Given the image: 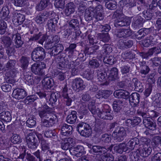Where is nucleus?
I'll list each match as a JSON object with an SVG mask.
<instances>
[{"label": "nucleus", "mask_w": 161, "mask_h": 161, "mask_svg": "<svg viewBox=\"0 0 161 161\" xmlns=\"http://www.w3.org/2000/svg\"><path fill=\"white\" fill-rule=\"evenodd\" d=\"M39 14L42 17L46 18V20L47 19V18H51L55 15V13L53 11L48 12L45 11L40 13Z\"/></svg>", "instance_id": "obj_55"}, {"label": "nucleus", "mask_w": 161, "mask_h": 161, "mask_svg": "<svg viewBox=\"0 0 161 161\" xmlns=\"http://www.w3.org/2000/svg\"><path fill=\"white\" fill-rule=\"evenodd\" d=\"M26 145L28 147L32 150L36 149L39 145V142L36 136L33 133L28 134L25 137Z\"/></svg>", "instance_id": "obj_6"}, {"label": "nucleus", "mask_w": 161, "mask_h": 161, "mask_svg": "<svg viewBox=\"0 0 161 161\" xmlns=\"http://www.w3.org/2000/svg\"><path fill=\"white\" fill-rule=\"evenodd\" d=\"M76 130L82 136L89 137L92 133V130L89 125L85 122H80L77 125Z\"/></svg>", "instance_id": "obj_2"}, {"label": "nucleus", "mask_w": 161, "mask_h": 161, "mask_svg": "<svg viewBox=\"0 0 161 161\" xmlns=\"http://www.w3.org/2000/svg\"><path fill=\"white\" fill-rule=\"evenodd\" d=\"M76 114V111H72L71 113L67 116L66 119L67 123L70 124L75 123L77 118Z\"/></svg>", "instance_id": "obj_40"}, {"label": "nucleus", "mask_w": 161, "mask_h": 161, "mask_svg": "<svg viewBox=\"0 0 161 161\" xmlns=\"http://www.w3.org/2000/svg\"><path fill=\"white\" fill-rule=\"evenodd\" d=\"M111 140V136L108 134H103L100 137V141L104 145H105L110 142Z\"/></svg>", "instance_id": "obj_47"}, {"label": "nucleus", "mask_w": 161, "mask_h": 161, "mask_svg": "<svg viewBox=\"0 0 161 161\" xmlns=\"http://www.w3.org/2000/svg\"><path fill=\"white\" fill-rule=\"evenodd\" d=\"M111 47L108 45L105 44L103 45L101 50V52L103 54H108L112 52Z\"/></svg>", "instance_id": "obj_56"}, {"label": "nucleus", "mask_w": 161, "mask_h": 161, "mask_svg": "<svg viewBox=\"0 0 161 161\" xmlns=\"http://www.w3.org/2000/svg\"><path fill=\"white\" fill-rule=\"evenodd\" d=\"M75 6L74 3L70 2L67 4L64 10L65 14L67 16H70L75 11Z\"/></svg>", "instance_id": "obj_26"}, {"label": "nucleus", "mask_w": 161, "mask_h": 161, "mask_svg": "<svg viewBox=\"0 0 161 161\" xmlns=\"http://www.w3.org/2000/svg\"><path fill=\"white\" fill-rule=\"evenodd\" d=\"M11 141L14 144H19L22 142V139L19 136L15 134L11 137Z\"/></svg>", "instance_id": "obj_63"}, {"label": "nucleus", "mask_w": 161, "mask_h": 161, "mask_svg": "<svg viewBox=\"0 0 161 161\" xmlns=\"http://www.w3.org/2000/svg\"><path fill=\"white\" fill-rule=\"evenodd\" d=\"M72 65V69L71 71V75L73 76L77 75L79 74V68H80V66H77V64H75L74 61L70 62V66Z\"/></svg>", "instance_id": "obj_50"}, {"label": "nucleus", "mask_w": 161, "mask_h": 161, "mask_svg": "<svg viewBox=\"0 0 161 161\" xmlns=\"http://www.w3.org/2000/svg\"><path fill=\"white\" fill-rule=\"evenodd\" d=\"M95 102L93 101L90 102L88 108L93 114H97L100 119L104 120H111L113 119L114 115L111 112V110L108 105H105L101 110L99 108H96Z\"/></svg>", "instance_id": "obj_1"}, {"label": "nucleus", "mask_w": 161, "mask_h": 161, "mask_svg": "<svg viewBox=\"0 0 161 161\" xmlns=\"http://www.w3.org/2000/svg\"><path fill=\"white\" fill-rule=\"evenodd\" d=\"M11 154L12 157L15 159L18 158L19 151L18 148L15 146H12L10 147Z\"/></svg>", "instance_id": "obj_51"}, {"label": "nucleus", "mask_w": 161, "mask_h": 161, "mask_svg": "<svg viewBox=\"0 0 161 161\" xmlns=\"http://www.w3.org/2000/svg\"><path fill=\"white\" fill-rule=\"evenodd\" d=\"M114 96L118 98H123L125 99H129L130 93L128 92L123 90L115 91L113 93Z\"/></svg>", "instance_id": "obj_16"}, {"label": "nucleus", "mask_w": 161, "mask_h": 161, "mask_svg": "<svg viewBox=\"0 0 161 161\" xmlns=\"http://www.w3.org/2000/svg\"><path fill=\"white\" fill-rule=\"evenodd\" d=\"M152 143L154 147H158L161 146V137L159 136H155L153 137L152 140Z\"/></svg>", "instance_id": "obj_52"}, {"label": "nucleus", "mask_w": 161, "mask_h": 161, "mask_svg": "<svg viewBox=\"0 0 161 161\" xmlns=\"http://www.w3.org/2000/svg\"><path fill=\"white\" fill-rule=\"evenodd\" d=\"M42 82L44 87L48 89L51 88L54 85L53 79L48 77L44 78Z\"/></svg>", "instance_id": "obj_36"}, {"label": "nucleus", "mask_w": 161, "mask_h": 161, "mask_svg": "<svg viewBox=\"0 0 161 161\" xmlns=\"http://www.w3.org/2000/svg\"><path fill=\"white\" fill-rule=\"evenodd\" d=\"M29 57L25 56H22L19 59L21 68L24 71H26L29 64Z\"/></svg>", "instance_id": "obj_34"}, {"label": "nucleus", "mask_w": 161, "mask_h": 161, "mask_svg": "<svg viewBox=\"0 0 161 161\" xmlns=\"http://www.w3.org/2000/svg\"><path fill=\"white\" fill-rule=\"evenodd\" d=\"M132 25L136 29L141 28L143 25L142 19L140 18L134 20V21L132 22Z\"/></svg>", "instance_id": "obj_53"}, {"label": "nucleus", "mask_w": 161, "mask_h": 161, "mask_svg": "<svg viewBox=\"0 0 161 161\" xmlns=\"http://www.w3.org/2000/svg\"><path fill=\"white\" fill-rule=\"evenodd\" d=\"M65 72L59 70H57L54 73V75L57 78L61 81L63 80L65 78V75L64 74Z\"/></svg>", "instance_id": "obj_61"}, {"label": "nucleus", "mask_w": 161, "mask_h": 161, "mask_svg": "<svg viewBox=\"0 0 161 161\" xmlns=\"http://www.w3.org/2000/svg\"><path fill=\"white\" fill-rule=\"evenodd\" d=\"M99 37L101 41L104 42H108L110 39V37L108 33H102L100 34Z\"/></svg>", "instance_id": "obj_64"}, {"label": "nucleus", "mask_w": 161, "mask_h": 161, "mask_svg": "<svg viewBox=\"0 0 161 161\" xmlns=\"http://www.w3.org/2000/svg\"><path fill=\"white\" fill-rule=\"evenodd\" d=\"M143 123L145 126L148 129L154 130L156 129V125L150 118H145L143 120Z\"/></svg>", "instance_id": "obj_21"}, {"label": "nucleus", "mask_w": 161, "mask_h": 161, "mask_svg": "<svg viewBox=\"0 0 161 161\" xmlns=\"http://www.w3.org/2000/svg\"><path fill=\"white\" fill-rule=\"evenodd\" d=\"M130 23L128 19L124 16L117 19L115 20V25L116 26L122 27L128 26L130 25Z\"/></svg>", "instance_id": "obj_27"}, {"label": "nucleus", "mask_w": 161, "mask_h": 161, "mask_svg": "<svg viewBox=\"0 0 161 161\" xmlns=\"http://www.w3.org/2000/svg\"><path fill=\"white\" fill-rule=\"evenodd\" d=\"M95 10L91 7L85 10L84 17L86 21H90L94 18Z\"/></svg>", "instance_id": "obj_28"}, {"label": "nucleus", "mask_w": 161, "mask_h": 161, "mask_svg": "<svg viewBox=\"0 0 161 161\" xmlns=\"http://www.w3.org/2000/svg\"><path fill=\"white\" fill-rule=\"evenodd\" d=\"M93 130L95 132L96 136H98L103 133V127L101 125L97 124L95 125Z\"/></svg>", "instance_id": "obj_60"}, {"label": "nucleus", "mask_w": 161, "mask_h": 161, "mask_svg": "<svg viewBox=\"0 0 161 161\" xmlns=\"http://www.w3.org/2000/svg\"><path fill=\"white\" fill-rule=\"evenodd\" d=\"M25 19V17L24 14L14 13L13 15V22L16 26L21 25Z\"/></svg>", "instance_id": "obj_14"}, {"label": "nucleus", "mask_w": 161, "mask_h": 161, "mask_svg": "<svg viewBox=\"0 0 161 161\" xmlns=\"http://www.w3.org/2000/svg\"><path fill=\"white\" fill-rule=\"evenodd\" d=\"M118 70L117 68L113 67L109 71L108 79L109 81H113L118 78Z\"/></svg>", "instance_id": "obj_29"}, {"label": "nucleus", "mask_w": 161, "mask_h": 161, "mask_svg": "<svg viewBox=\"0 0 161 161\" xmlns=\"http://www.w3.org/2000/svg\"><path fill=\"white\" fill-rule=\"evenodd\" d=\"M42 108H40L37 111V113L41 120L48 119L49 117L56 115L53 113L52 108L48 107L47 104L44 105Z\"/></svg>", "instance_id": "obj_5"}, {"label": "nucleus", "mask_w": 161, "mask_h": 161, "mask_svg": "<svg viewBox=\"0 0 161 161\" xmlns=\"http://www.w3.org/2000/svg\"><path fill=\"white\" fill-rule=\"evenodd\" d=\"M12 39L15 43L14 46L16 48L21 47L24 43V41L21 40V37L19 33H17L15 35H13Z\"/></svg>", "instance_id": "obj_24"}, {"label": "nucleus", "mask_w": 161, "mask_h": 161, "mask_svg": "<svg viewBox=\"0 0 161 161\" xmlns=\"http://www.w3.org/2000/svg\"><path fill=\"white\" fill-rule=\"evenodd\" d=\"M27 93L23 89L17 88L14 89L12 94V96L15 98L19 100L23 99L27 96Z\"/></svg>", "instance_id": "obj_15"}, {"label": "nucleus", "mask_w": 161, "mask_h": 161, "mask_svg": "<svg viewBox=\"0 0 161 161\" xmlns=\"http://www.w3.org/2000/svg\"><path fill=\"white\" fill-rule=\"evenodd\" d=\"M113 135L114 140L117 142L123 141L127 136L126 131L122 126H117L113 131Z\"/></svg>", "instance_id": "obj_4"}, {"label": "nucleus", "mask_w": 161, "mask_h": 161, "mask_svg": "<svg viewBox=\"0 0 161 161\" xmlns=\"http://www.w3.org/2000/svg\"><path fill=\"white\" fill-rule=\"evenodd\" d=\"M105 150V149L103 148V147L97 145L92 146L91 149V151L94 154L99 155L103 154Z\"/></svg>", "instance_id": "obj_45"}, {"label": "nucleus", "mask_w": 161, "mask_h": 161, "mask_svg": "<svg viewBox=\"0 0 161 161\" xmlns=\"http://www.w3.org/2000/svg\"><path fill=\"white\" fill-rule=\"evenodd\" d=\"M6 53L9 57L14 55L15 52L14 46L13 45L5 47Z\"/></svg>", "instance_id": "obj_59"}, {"label": "nucleus", "mask_w": 161, "mask_h": 161, "mask_svg": "<svg viewBox=\"0 0 161 161\" xmlns=\"http://www.w3.org/2000/svg\"><path fill=\"white\" fill-rule=\"evenodd\" d=\"M30 72L24 71V79L25 83L29 85H32L34 84V82L33 77L31 76Z\"/></svg>", "instance_id": "obj_33"}, {"label": "nucleus", "mask_w": 161, "mask_h": 161, "mask_svg": "<svg viewBox=\"0 0 161 161\" xmlns=\"http://www.w3.org/2000/svg\"><path fill=\"white\" fill-rule=\"evenodd\" d=\"M49 3L50 0H41L36 5V9L38 11H41L47 8Z\"/></svg>", "instance_id": "obj_32"}, {"label": "nucleus", "mask_w": 161, "mask_h": 161, "mask_svg": "<svg viewBox=\"0 0 161 161\" xmlns=\"http://www.w3.org/2000/svg\"><path fill=\"white\" fill-rule=\"evenodd\" d=\"M88 109V107L84 104H82L80 107L79 111L80 115L79 117L80 119H85L86 115L89 114V111Z\"/></svg>", "instance_id": "obj_43"}, {"label": "nucleus", "mask_w": 161, "mask_h": 161, "mask_svg": "<svg viewBox=\"0 0 161 161\" xmlns=\"http://www.w3.org/2000/svg\"><path fill=\"white\" fill-rule=\"evenodd\" d=\"M140 65V73L142 76L145 77V76L147 75L150 71V69L149 66L146 65V62L143 60L140 61L139 62Z\"/></svg>", "instance_id": "obj_17"}, {"label": "nucleus", "mask_w": 161, "mask_h": 161, "mask_svg": "<svg viewBox=\"0 0 161 161\" xmlns=\"http://www.w3.org/2000/svg\"><path fill=\"white\" fill-rule=\"evenodd\" d=\"M141 121V119L138 117H133V119H129L125 121L126 124H128V125H131L130 126H131L132 127H134L139 124Z\"/></svg>", "instance_id": "obj_42"}, {"label": "nucleus", "mask_w": 161, "mask_h": 161, "mask_svg": "<svg viewBox=\"0 0 161 161\" xmlns=\"http://www.w3.org/2000/svg\"><path fill=\"white\" fill-rule=\"evenodd\" d=\"M2 43L4 44L5 47L12 45L11 38L8 36H4L1 38Z\"/></svg>", "instance_id": "obj_54"}, {"label": "nucleus", "mask_w": 161, "mask_h": 161, "mask_svg": "<svg viewBox=\"0 0 161 161\" xmlns=\"http://www.w3.org/2000/svg\"><path fill=\"white\" fill-rule=\"evenodd\" d=\"M50 38V36H48L44 34H42L41 32H39L38 34H34L33 36H31L29 39V41H38V42L42 44L43 42L48 38Z\"/></svg>", "instance_id": "obj_11"}, {"label": "nucleus", "mask_w": 161, "mask_h": 161, "mask_svg": "<svg viewBox=\"0 0 161 161\" xmlns=\"http://www.w3.org/2000/svg\"><path fill=\"white\" fill-rule=\"evenodd\" d=\"M72 139L69 137L62 140L60 142V146L62 149L66 150L70 149L71 146L69 142Z\"/></svg>", "instance_id": "obj_38"}, {"label": "nucleus", "mask_w": 161, "mask_h": 161, "mask_svg": "<svg viewBox=\"0 0 161 161\" xmlns=\"http://www.w3.org/2000/svg\"><path fill=\"white\" fill-rule=\"evenodd\" d=\"M0 119L4 122H9L12 119L10 112L8 111H4L0 113Z\"/></svg>", "instance_id": "obj_35"}, {"label": "nucleus", "mask_w": 161, "mask_h": 161, "mask_svg": "<svg viewBox=\"0 0 161 161\" xmlns=\"http://www.w3.org/2000/svg\"><path fill=\"white\" fill-rule=\"evenodd\" d=\"M99 46L97 45H95L90 47H86L84 50V52L87 53V55H90L95 53L97 50L99 48Z\"/></svg>", "instance_id": "obj_49"}, {"label": "nucleus", "mask_w": 161, "mask_h": 161, "mask_svg": "<svg viewBox=\"0 0 161 161\" xmlns=\"http://www.w3.org/2000/svg\"><path fill=\"white\" fill-rule=\"evenodd\" d=\"M114 57L112 55L106 56L104 58L103 61L105 64L112 65L114 63Z\"/></svg>", "instance_id": "obj_62"}, {"label": "nucleus", "mask_w": 161, "mask_h": 161, "mask_svg": "<svg viewBox=\"0 0 161 161\" xmlns=\"http://www.w3.org/2000/svg\"><path fill=\"white\" fill-rule=\"evenodd\" d=\"M137 150L141 157L145 158L147 157L151 154L152 148L148 145H145L140 147Z\"/></svg>", "instance_id": "obj_12"}, {"label": "nucleus", "mask_w": 161, "mask_h": 161, "mask_svg": "<svg viewBox=\"0 0 161 161\" xmlns=\"http://www.w3.org/2000/svg\"><path fill=\"white\" fill-rule=\"evenodd\" d=\"M72 130V126L64 124L61 127V134L63 136H68L71 134Z\"/></svg>", "instance_id": "obj_18"}, {"label": "nucleus", "mask_w": 161, "mask_h": 161, "mask_svg": "<svg viewBox=\"0 0 161 161\" xmlns=\"http://www.w3.org/2000/svg\"><path fill=\"white\" fill-rule=\"evenodd\" d=\"M117 3L115 1L111 0L110 2H107L105 3V7L109 9L113 10L117 8Z\"/></svg>", "instance_id": "obj_57"}, {"label": "nucleus", "mask_w": 161, "mask_h": 161, "mask_svg": "<svg viewBox=\"0 0 161 161\" xmlns=\"http://www.w3.org/2000/svg\"><path fill=\"white\" fill-rule=\"evenodd\" d=\"M138 139L136 137H134L130 139L126 144L128 147V152L130 151L133 150L135 147L138 145Z\"/></svg>", "instance_id": "obj_37"}, {"label": "nucleus", "mask_w": 161, "mask_h": 161, "mask_svg": "<svg viewBox=\"0 0 161 161\" xmlns=\"http://www.w3.org/2000/svg\"><path fill=\"white\" fill-rule=\"evenodd\" d=\"M137 151L131 152L129 154L130 161H140V157Z\"/></svg>", "instance_id": "obj_48"}, {"label": "nucleus", "mask_w": 161, "mask_h": 161, "mask_svg": "<svg viewBox=\"0 0 161 161\" xmlns=\"http://www.w3.org/2000/svg\"><path fill=\"white\" fill-rule=\"evenodd\" d=\"M9 11L7 7H3L0 12V18L2 19H5L7 20L10 18L9 15Z\"/></svg>", "instance_id": "obj_39"}, {"label": "nucleus", "mask_w": 161, "mask_h": 161, "mask_svg": "<svg viewBox=\"0 0 161 161\" xmlns=\"http://www.w3.org/2000/svg\"><path fill=\"white\" fill-rule=\"evenodd\" d=\"M51 19L48 20L47 25L48 28L51 30H54L57 27L59 18L55 14L53 17L50 18Z\"/></svg>", "instance_id": "obj_22"}, {"label": "nucleus", "mask_w": 161, "mask_h": 161, "mask_svg": "<svg viewBox=\"0 0 161 161\" xmlns=\"http://www.w3.org/2000/svg\"><path fill=\"white\" fill-rule=\"evenodd\" d=\"M123 103L119 100L114 101L113 102L112 106L114 112H119L123 107Z\"/></svg>", "instance_id": "obj_30"}, {"label": "nucleus", "mask_w": 161, "mask_h": 161, "mask_svg": "<svg viewBox=\"0 0 161 161\" xmlns=\"http://www.w3.org/2000/svg\"><path fill=\"white\" fill-rule=\"evenodd\" d=\"M60 95L57 92H53L51 94L49 101L52 104H55L60 97Z\"/></svg>", "instance_id": "obj_58"}, {"label": "nucleus", "mask_w": 161, "mask_h": 161, "mask_svg": "<svg viewBox=\"0 0 161 161\" xmlns=\"http://www.w3.org/2000/svg\"><path fill=\"white\" fill-rule=\"evenodd\" d=\"M40 65L37 63L34 64L31 67L32 72L36 75L44 76L46 74L44 71L40 68Z\"/></svg>", "instance_id": "obj_23"}, {"label": "nucleus", "mask_w": 161, "mask_h": 161, "mask_svg": "<svg viewBox=\"0 0 161 161\" xmlns=\"http://www.w3.org/2000/svg\"><path fill=\"white\" fill-rule=\"evenodd\" d=\"M132 80L136 90L139 92H142L144 89L142 83L136 78H133Z\"/></svg>", "instance_id": "obj_44"}, {"label": "nucleus", "mask_w": 161, "mask_h": 161, "mask_svg": "<svg viewBox=\"0 0 161 161\" xmlns=\"http://www.w3.org/2000/svg\"><path fill=\"white\" fill-rule=\"evenodd\" d=\"M57 115L52 116L48 119H44L41 120V125L42 126L49 127L52 126L57 122Z\"/></svg>", "instance_id": "obj_10"}, {"label": "nucleus", "mask_w": 161, "mask_h": 161, "mask_svg": "<svg viewBox=\"0 0 161 161\" xmlns=\"http://www.w3.org/2000/svg\"><path fill=\"white\" fill-rule=\"evenodd\" d=\"M45 49L41 47H38L34 48L31 54L32 59L35 61L43 60L46 56Z\"/></svg>", "instance_id": "obj_3"}, {"label": "nucleus", "mask_w": 161, "mask_h": 161, "mask_svg": "<svg viewBox=\"0 0 161 161\" xmlns=\"http://www.w3.org/2000/svg\"><path fill=\"white\" fill-rule=\"evenodd\" d=\"M123 3L122 7L125 9H129L136 5V3L133 0H122L120 1Z\"/></svg>", "instance_id": "obj_31"}, {"label": "nucleus", "mask_w": 161, "mask_h": 161, "mask_svg": "<svg viewBox=\"0 0 161 161\" xmlns=\"http://www.w3.org/2000/svg\"><path fill=\"white\" fill-rule=\"evenodd\" d=\"M140 95L137 93H133L129 96V100L131 103H133V105L135 106H137L139 104L140 102Z\"/></svg>", "instance_id": "obj_25"}, {"label": "nucleus", "mask_w": 161, "mask_h": 161, "mask_svg": "<svg viewBox=\"0 0 161 161\" xmlns=\"http://www.w3.org/2000/svg\"><path fill=\"white\" fill-rule=\"evenodd\" d=\"M161 41V38L158 35H153L147 37L143 42L145 47H148L150 45H154L157 43H160Z\"/></svg>", "instance_id": "obj_8"}, {"label": "nucleus", "mask_w": 161, "mask_h": 161, "mask_svg": "<svg viewBox=\"0 0 161 161\" xmlns=\"http://www.w3.org/2000/svg\"><path fill=\"white\" fill-rule=\"evenodd\" d=\"M76 19H72L67 21V25L69 28L72 30H76L79 28V22L78 19L80 17L79 16L76 17Z\"/></svg>", "instance_id": "obj_19"}, {"label": "nucleus", "mask_w": 161, "mask_h": 161, "mask_svg": "<svg viewBox=\"0 0 161 161\" xmlns=\"http://www.w3.org/2000/svg\"><path fill=\"white\" fill-rule=\"evenodd\" d=\"M57 62V67L58 69L63 70L64 69L68 68H70V64H69V61L66 57H63L61 54L58 55L56 59Z\"/></svg>", "instance_id": "obj_7"}, {"label": "nucleus", "mask_w": 161, "mask_h": 161, "mask_svg": "<svg viewBox=\"0 0 161 161\" xmlns=\"http://www.w3.org/2000/svg\"><path fill=\"white\" fill-rule=\"evenodd\" d=\"M64 49L63 46L60 44H58L53 47V49L50 53L51 56L57 55L61 53Z\"/></svg>", "instance_id": "obj_41"}, {"label": "nucleus", "mask_w": 161, "mask_h": 161, "mask_svg": "<svg viewBox=\"0 0 161 161\" xmlns=\"http://www.w3.org/2000/svg\"><path fill=\"white\" fill-rule=\"evenodd\" d=\"M70 153L73 155L77 157H80L85 153L83 147L78 145L75 147H71L69 150Z\"/></svg>", "instance_id": "obj_13"}, {"label": "nucleus", "mask_w": 161, "mask_h": 161, "mask_svg": "<svg viewBox=\"0 0 161 161\" xmlns=\"http://www.w3.org/2000/svg\"><path fill=\"white\" fill-rule=\"evenodd\" d=\"M72 87L73 89L77 92L83 90L86 86L84 84L82 80L79 78L74 79L72 81Z\"/></svg>", "instance_id": "obj_9"}, {"label": "nucleus", "mask_w": 161, "mask_h": 161, "mask_svg": "<svg viewBox=\"0 0 161 161\" xmlns=\"http://www.w3.org/2000/svg\"><path fill=\"white\" fill-rule=\"evenodd\" d=\"M57 132L55 130L48 129L45 131L44 136L47 138H52L55 139L57 138Z\"/></svg>", "instance_id": "obj_46"}, {"label": "nucleus", "mask_w": 161, "mask_h": 161, "mask_svg": "<svg viewBox=\"0 0 161 161\" xmlns=\"http://www.w3.org/2000/svg\"><path fill=\"white\" fill-rule=\"evenodd\" d=\"M128 149L126 144L124 142L118 144L114 147V150L115 152L120 154L122 153L123 152L128 153Z\"/></svg>", "instance_id": "obj_20"}]
</instances>
